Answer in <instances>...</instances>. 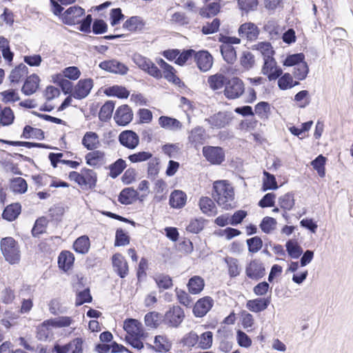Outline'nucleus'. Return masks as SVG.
Instances as JSON below:
<instances>
[{
    "instance_id": "obj_1",
    "label": "nucleus",
    "mask_w": 353,
    "mask_h": 353,
    "mask_svg": "<svg viewBox=\"0 0 353 353\" xmlns=\"http://www.w3.org/2000/svg\"><path fill=\"white\" fill-rule=\"evenodd\" d=\"M213 198L219 205L223 209L228 210L232 208L234 192L232 185L226 181H217L214 183Z\"/></svg>"
},
{
    "instance_id": "obj_2",
    "label": "nucleus",
    "mask_w": 353,
    "mask_h": 353,
    "mask_svg": "<svg viewBox=\"0 0 353 353\" xmlns=\"http://www.w3.org/2000/svg\"><path fill=\"white\" fill-rule=\"evenodd\" d=\"M72 323L68 316H60L43 322L37 327V337L39 340L46 341L52 336V328L68 327Z\"/></svg>"
},
{
    "instance_id": "obj_3",
    "label": "nucleus",
    "mask_w": 353,
    "mask_h": 353,
    "mask_svg": "<svg viewBox=\"0 0 353 353\" xmlns=\"http://www.w3.org/2000/svg\"><path fill=\"white\" fill-rule=\"evenodd\" d=\"M0 248L5 260L11 265L18 264L21 260V250L17 241L12 237L3 238Z\"/></svg>"
},
{
    "instance_id": "obj_4",
    "label": "nucleus",
    "mask_w": 353,
    "mask_h": 353,
    "mask_svg": "<svg viewBox=\"0 0 353 353\" xmlns=\"http://www.w3.org/2000/svg\"><path fill=\"white\" fill-rule=\"evenodd\" d=\"M245 91V85L241 79L233 77L225 84L224 95L228 99L239 98Z\"/></svg>"
},
{
    "instance_id": "obj_5",
    "label": "nucleus",
    "mask_w": 353,
    "mask_h": 353,
    "mask_svg": "<svg viewBox=\"0 0 353 353\" xmlns=\"http://www.w3.org/2000/svg\"><path fill=\"white\" fill-rule=\"evenodd\" d=\"M185 318L183 310L179 305H173L165 313L163 322L171 327H177Z\"/></svg>"
},
{
    "instance_id": "obj_6",
    "label": "nucleus",
    "mask_w": 353,
    "mask_h": 353,
    "mask_svg": "<svg viewBox=\"0 0 353 353\" xmlns=\"http://www.w3.org/2000/svg\"><path fill=\"white\" fill-rule=\"evenodd\" d=\"M132 59L140 69L146 71L150 75L157 79L162 77L161 70L149 59L139 54H134Z\"/></svg>"
},
{
    "instance_id": "obj_7",
    "label": "nucleus",
    "mask_w": 353,
    "mask_h": 353,
    "mask_svg": "<svg viewBox=\"0 0 353 353\" xmlns=\"http://www.w3.org/2000/svg\"><path fill=\"white\" fill-rule=\"evenodd\" d=\"M261 74L266 76L270 81L276 80L282 74L283 70L278 65L274 57L263 61Z\"/></svg>"
},
{
    "instance_id": "obj_8",
    "label": "nucleus",
    "mask_w": 353,
    "mask_h": 353,
    "mask_svg": "<svg viewBox=\"0 0 353 353\" xmlns=\"http://www.w3.org/2000/svg\"><path fill=\"white\" fill-rule=\"evenodd\" d=\"M84 14V10L81 7L71 6L63 13L61 19L65 24L74 25L81 22Z\"/></svg>"
},
{
    "instance_id": "obj_9",
    "label": "nucleus",
    "mask_w": 353,
    "mask_h": 353,
    "mask_svg": "<svg viewBox=\"0 0 353 353\" xmlns=\"http://www.w3.org/2000/svg\"><path fill=\"white\" fill-rule=\"evenodd\" d=\"M203 154L212 164H221L225 159V153L221 147L204 146Z\"/></svg>"
},
{
    "instance_id": "obj_10",
    "label": "nucleus",
    "mask_w": 353,
    "mask_h": 353,
    "mask_svg": "<svg viewBox=\"0 0 353 353\" xmlns=\"http://www.w3.org/2000/svg\"><path fill=\"white\" fill-rule=\"evenodd\" d=\"M93 88V80L92 79H81L75 85L72 97L77 99L85 98Z\"/></svg>"
},
{
    "instance_id": "obj_11",
    "label": "nucleus",
    "mask_w": 353,
    "mask_h": 353,
    "mask_svg": "<svg viewBox=\"0 0 353 353\" xmlns=\"http://www.w3.org/2000/svg\"><path fill=\"white\" fill-rule=\"evenodd\" d=\"M248 277L253 280H259L265 275V268L259 259H253L245 268Z\"/></svg>"
},
{
    "instance_id": "obj_12",
    "label": "nucleus",
    "mask_w": 353,
    "mask_h": 353,
    "mask_svg": "<svg viewBox=\"0 0 353 353\" xmlns=\"http://www.w3.org/2000/svg\"><path fill=\"white\" fill-rule=\"evenodd\" d=\"M123 329L127 333L126 336H145L141 323L137 319H125L123 322Z\"/></svg>"
},
{
    "instance_id": "obj_13",
    "label": "nucleus",
    "mask_w": 353,
    "mask_h": 353,
    "mask_svg": "<svg viewBox=\"0 0 353 353\" xmlns=\"http://www.w3.org/2000/svg\"><path fill=\"white\" fill-rule=\"evenodd\" d=\"M231 120V114L227 112H219L206 119L212 128L218 129L229 125Z\"/></svg>"
},
{
    "instance_id": "obj_14",
    "label": "nucleus",
    "mask_w": 353,
    "mask_h": 353,
    "mask_svg": "<svg viewBox=\"0 0 353 353\" xmlns=\"http://www.w3.org/2000/svg\"><path fill=\"white\" fill-rule=\"evenodd\" d=\"M83 340L76 338L65 345H57L54 349L57 353H83Z\"/></svg>"
},
{
    "instance_id": "obj_15",
    "label": "nucleus",
    "mask_w": 353,
    "mask_h": 353,
    "mask_svg": "<svg viewBox=\"0 0 353 353\" xmlns=\"http://www.w3.org/2000/svg\"><path fill=\"white\" fill-rule=\"evenodd\" d=\"M133 118L132 110L128 105L119 106L114 114V119L119 125H126Z\"/></svg>"
},
{
    "instance_id": "obj_16",
    "label": "nucleus",
    "mask_w": 353,
    "mask_h": 353,
    "mask_svg": "<svg viewBox=\"0 0 353 353\" xmlns=\"http://www.w3.org/2000/svg\"><path fill=\"white\" fill-rule=\"evenodd\" d=\"M194 60L199 69L202 72H207L210 70L213 64L212 56L205 50L196 52Z\"/></svg>"
},
{
    "instance_id": "obj_17",
    "label": "nucleus",
    "mask_w": 353,
    "mask_h": 353,
    "mask_svg": "<svg viewBox=\"0 0 353 353\" xmlns=\"http://www.w3.org/2000/svg\"><path fill=\"white\" fill-rule=\"evenodd\" d=\"M119 141L124 147L133 150L139 145V137L137 133L132 130H125L119 134Z\"/></svg>"
},
{
    "instance_id": "obj_18",
    "label": "nucleus",
    "mask_w": 353,
    "mask_h": 353,
    "mask_svg": "<svg viewBox=\"0 0 353 353\" xmlns=\"http://www.w3.org/2000/svg\"><path fill=\"white\" fill-rule=\"evenodd\" d=\"M212 305V299L210 296H205L197 301L193 308V312L196 316L202 317L210 310Z\"/></svg>"
},
{
    "instance_id": "obj_19",
    "label": "nucleus",
    "mask_w": 353,
    "mask_h": 353,
    "mask_svg": "<svg viewBox=\"0 0 353 353\" xmlns=\"http://www.w3.org/2000/svg\"><path fill=\"white\" fill-rule=\"evenodd\" d=\"M99 67L104 70L113 73L124 74L127 73L128 68L125 65L117 60L104 61L99 64Z\"/></svg>"
},
{
    "instance_id": "obj_20",
    "label": "nucleus",
    "mask_w": 353,
    "mask_h": 353,
    "mask_svg": "<svg viewBox=\"0 0 353 353\" xmlns=\"http://www.w3.org/2000/svg\"><path fill=\"white\" fill-rule=\"evenodd\" d=\"M239 34L241 37L249 40L256 39L259 34V30L257 26L252 23H245L239 28Z\"/></svg>"
},
{
    "instance_id": "obj_21",
    "label": "nucleus",
    "mask_w": 353,
    "mask_h": 353,
    "mask_svg": "<svg viewBox=\"0 0 353 353\" xmlns=\"http://www.w3.org/2000/svg\"><path fill=\"white\" fill-rule=\"evenodd\" d=\"M114 270L121 277L124 278L128 273V265L124 257L120 254H115L112 256Z\"/></svg>"
},
{
    "instance_id": "obj_22",
    "label": "nucleus",
    "mask_w": 353,
    "mask_h": 353,
    "mask_svg": "<svg viewBox=\"0 0 353 353\" xmlns=\"http://www.w3.org/2000/svg\"><path fill=\"white\" fill-rule=\"evenodd\" d=\"M159 125L168 130L177 131L181 130L183 125L176 119L166 116H161L159 119Z\"/></svg>"
},
{
    "instance_id": "obj_23",
    "label": "nucleus",
    "mask_w": 353,
    "mask_h": 353,
    "mask_svg": "<svg viewBox=\"0 0 353 353\" xmlns=\"http://www.w3.org/2000/svg\"><path fill=\"white\" fill-rule=\"evenodd\" d=\"M157 63L163 70V74L165 79L174 84L180 83V79L175 75V70L172 66L167 63L163 59H160Z\"/></svg>"
},
{
    "instance_id": "obj_24",
    "label": "nucleus",
    "mask_w": 353,
    "mask_h": 353,
    "mask_svg": "<svg viewBox=\"0 0 353 353\" xmlns=\"http://www.w3.org/2000/svg\"><path fill=\"white\" fill-rule=\"evenodd\" d=\"M40 79L37 74H32L28 77L22 88V92L26 95H31L34 93L39 85Z\"/></svg>"
},
{
    "instance_id": "obj_25",
    "label": "nucleus",
    "mask_w": 353,
    "mask_h": 353,
    "mask_svg": "<svg viewBox=\"0 0 353 353\" xmlns=\"http://www.w3.org/2000/svg\"><path fill=\"white\" fill-rule=\"evenodd\" d=\"M74 261V255L69 251H63L60 253L58 258V264L59 268L66 272L69 270Z\"/></svg>"
},
{
    "instance_id": "obj_26",
    "label": "nucleus",
    "mask_w": 353,
    "mask_h": 353,
    "mask_svg": "<svg viewBox=\"0 0 353 353\" xmlns=\"http://www.w3.org/2000/svg\"><path fill=\"white\" fill-rule=\"evenodd\" d=\"M270 304L269 299H255L250 300L246 303V307L253 312H260L265 310Z\"/></svg>"
},
{
    "instance_id": "obj_27",
    "label": "nucleus",
    "mask_w": 353,
    "mask_h": 353,
    "mask_svg": "<svg viewBox=\"0 0 353 353\" xmlns=\"http://www.w3.org/2000/svg\"><path fill=\"white\" fill-rule=\"evenodd\" d=\"M104 94L108 97L127 99L130 95V92L123 86L115 85L106 88L104 90Z\"/></svg>"
},
{
    "instance_id": "obj_28",
    "label": "nucleus",
    "mask_w": 353,
    "mask_h": 353,
    "mask_svg": "<svg viewBox=\"0 0 353 353\" xmlns=\"http://www.w3.org/2000/svg\"><path fill=\"white\" fill-rule=\"evenodd\" d=\"M186 194L181 190L173 191L170 196V205L174 208H181L186 203Z\"/></svg>"
},
{
    "instance_id": "obj_29",
    "label": "nucleus",
    "mask_w": 353,
    "mask_h": 353,
    "mask_svg": "<svg viewBox=\"0 0 353 353\" xmlns=\"http://www.w3.org/2000/svg\"><path fill=\"white\" fill-rule=\"evenodd\" d=\"M138 192L132 188H124L120 193L119 201L124 205L132 203L137 198Z\"/></svg>"
},
{
    "instance_id": "obj_30",
    "label": "nucleus",
    "mask_w": 353,
    "mask_h": 353,
    "mask_svg": "<svg viewBox=\"0 0 353 353\" xmlns=\"http://www.w3.org/2000/svg\"><path fill=\"white\" fill-rule=\"evenodd\" d=\"M252 50L259 51L263 61L274 57V51L269 42H259L252 46Z\"/></svg>"
},
{
    "instance_id": "obj_31",
    "label": "nucleus",
    "mask_w": 353,
    "mask_h": 353,
    "mask_svg": "<svg viewBox=\"0 0 353 353\" xmlns=\"http://www.w3.org/2000/svg\"><path fill=\"white\" fill-rule=\"evenodd\" d=\"M82 144L88 150H94L99 145V136L95 132H88L83 137Z\"/></svg>"
},
{
    "instance_id": "obj_32",
    "label": "nucleus",
    "mask_w": 353,
    "mask_h": 353,
    "mask_svg": "<svg viewBox=\"0 0 353 353\" xmlns=\"http://www.w3.org/2000/svg\"><path fill=\"white\" fill-rule=\"evenodd\" d=\"M224 261L227 265L230 276L236 277L240 274L241 267L237 259L231 256H226L224 258Z\"/></svg>"
},
{
    "instance_id": "obj_33",
    "label": "nucleus",
    "mask_w": 353,
    "mask_h": 353,
    "mask_svg": "<svg viewBox=\"0 0 353 353\" xmlns=\"http://www.w3.org/2000/svg\"><path fill=\"white\" fill-rule=\"evenodd\" d=\"M144 26L143 19L140 17L134 16L126 20L123 27L130 32H134L142 30Z\"/></svg>"
},
{
    "instance_id": "obj_34",
    "label": "nucleus",
    "mask_w": 353,
    "mask_h": 353,
    "mask_svg": "<svg viewBox=\"0 0 353 353\" xmlns=\"http://www.w3.org/2000/svg\"><path fill=\"white\" fill-rule=\"evenodd\" d=\"M204 280L199 276L192 277L188 283V288L192 294H199L204 288Z\"/></svg>"
},
{
    "instance_id": "obj_35",
    "label": "nucleus",
    "mask_w": 353,
    "mask_h": 353,
    "mask_svg": "<svg viewBox=\"0 0 353 353\" xmlns=\"http://www.w3.org/2000/svg\"><path fill=\"white\" fill-rule=\"evenodd\" d=\"M85 160L90 166L100 165L104 162V153L99 150L90 152L86 154Z\"/></svg>"
},
{
    "instance_id": "obj_36",
    "label": "nucleus",
    "mask_w": 353,
    "mask_h": 353,
    "mask_svg": "<svg viewBox=\"0 0 353 353\" xmlns=\"http://www.w3.org/2000/svg\"><path fill=\"white\" fill-rule=\"evenodd\" d=\"M20 212L21 205L18 203H12L5 208L2 216L3 219L12 221L19 215Z\"/></svg>"
},
{
    "instance_id": "obj_37",
    "label": "nucleus",
    "mask_w": 353,
    "mask_h": 353,
    "mask_svg": "<svg viewBox=\"0 0 353 353\" xmlns=\"http://www.w3.org/2000/svg\"><path fill=\"white\" fill-rule=\"evenodd\" d=\"M21 137L25 139H34L41 140L44 138V135L43 132L41 129L26 125L23 128Z\"/></svg>"
},
{
    "instance_id": "obj_38",
    "label": "nucleus",
    "mask_w": 353,
    "mask_h": 353,
    "mask_svg": "<svg viewBox=\"0 0 353 353\" xmlns=\"http://www.w3.org/2000/svg\"><path fill=\"white\" fill-rule=\"evenodd\" d=\"M277 79L278 86L282 90L290 89L299 84L298 81L293 80L292 76L290 73L281 74Z\"/></svg>"
},
{
    "instance_id": "obj_39",
    "label": "nucleus",
    "mask_w": 353,
    "mask_h": 353,
    "mask_svg": "<svg viewBox=\"0 0 353 353\" xmlns=\"http://www.w3.org/2000/svg\"><path fill=\"white\" fill-rule=\"evenodd\" d=\"M90 239L88 236L83 235L79 237L73 244L74 250L80 254H85L90 248Z\"/></svg>"
},
{
    "instance_id": "obj_40",
    "label": "nucleus",
    "mask_w": 353,
    "mask_h": 353,
    "mask_svg": "<svg viewBox=\"0 0 353 353\" xmlns=\"http://www.w3.org/2000/svg\"><path fill=\"white\" fill-rule=\"evenodd\" d=\"M27 73L28 68L21 63L11 71L9 79L12 83H18L26 76Z\"/></svg>"
},
{
    "instance_id": "obj_41",
    "label": "nucleus",
    "mask_w": 353,
    "mask_h": 353,
    "mask_svg": "<svg viewBox=\"0 0 353 353\" xmlns=\"http://www.w3.org/2000/svg\"><path fill=\"white\" fill-rule=\"evenodd\" d=\"M205 139V131L200 127L192 130L189 136L190 141L194 143L195 146L203 144Z\"/></svg>"
},
{
    "instance_id": "obj_42",
    "label": "nucleus",
    "mask_w": 353,
    "mask_h": 353,
    "mask_svg": "<svg viewBox=\"0 0 353 353\" xmlns=\"http://www.w3.org/2000/svg\"><path fill=\"white\" fill-rule=\"evenodd\" d=\"M221 52L224 60L228 63H233L236 61V51L231 45L228 43L222 45Z\"/></svg>"
},
{
    "instance_id": "obj_43",
    "label": "nucleus",
    "mask_w": 353,
    "mask_h": 353,
    "mask_svg": "<svg viewBox=\"0 0 353 353\" xmlns=\"http://www.w3.org/2000/svg\"><path fill=\"white\" fill-rule=\"evenodd\" d=\"M201 210L208 215L216 213V206L214 201L209 197H202L199 201Z\"/></svg>"
},
{
    "instance_id": "obj_44",
    "label": "nucleus",
    "mask_w": 353,
    "mask_h": 353,
    "mask_svg": "<svg viewBox=\"0 0 353 353\" xmlns=\"http://www.w3.org/2000/svg\"><path fill=\"white\" fill-rule=\"evenodd\" d=\"M154 349L157 352H168L171 349L172 345L165 336L159 335L154 338Z\"/></svg>"
},
{
    "instance_id": "obj_45",
    "label": "nucleus",
    "mask_w": 353,
    "mask_h": 353,
    "mask_svg": "<svg viewBox=\"0 0 353 353\" xmlns=\"http://www.w3.org/2000/svg\"><path fill=\"white\" fill-rule=\"evenodd\" d=\"M82 172L83 186L88 187L89 188L95 187L97 179L96 172L90 169H85L82 170Z\"/></svg>"
},
{
    "instance_id": "obj_46",
    "label": "nucleus",
    "mask_w": 353,
    "mask_h": 353,
    "mask_svg": "<svg viewBox=\"0 0 353 353\" xmlns=\"http://www.w3.org/2000/svg\"><path fill=\"white\" fill-rule=\"evenodd\" d=\"M286 250L288 254L293 259H298L303 252L302 248L296 241L290 240L286 243Z\"/></svg>"
},
{
    "instance_id": "obj_47",
    "label": "nucleus",
    "mask_w": 353,
    "mask_h": 353,
    "mask_svg": "<svg viewBox=\"0 0 353 353\" xmlns=\"http://www.w3.org/2000/svg\"><path fill=\"white\" fill-rule=\"evenodd\" d=\"M114 109V103L111 101L105 102L101 108L99 117L100 120L106 121L108 120L112 114Z\"/></svg>"
},
{
    "instance_id": "obj_48",
    "label": "nucleus",
    "mask_w": 353,
    "mask_h": 353,
    "mask_svg": "<svg viewBox=\"0 0 353 353\" xmlns=\"http://www.w3.org/2000/svg\"><path fill=\"white\" fill-rule=\"evenodd\" d=\"M264 178L263 180V189L264 191L268 190H276L278 188L277 183L274 175L267 171L263 172Z\"/></svg>"
},
{
    "instance_id": "obj_49",
    "label": "nucleus",
    "mask_w": 353,
    "mask_h": 353,
    "mask_svg": "<svg viewBox=\"0 0 353 353\" xmlns=\"http://www.w3.org/2000/svg\"><path fill=\"white\" fill-rule=\"evenodd\" d=\"M126 168L125 161L119 159L110 166V176L114 179L117 177Z\"/></svg>"
},
{
    "instance_id": "obj_50",
    "label": "nucleus",
    "mask_w": 353,
    "mask_h": 353,
    "mask_svg": "<svg viewBox=\"0 0 353 353\" xmlns=\"http://www.w3.org/2000/svg\"><path fill=\"white\" fill-rule=\"evenodd\" d=\"M154 281L159 289L166 290L172 286V280L168 275L158 274L154 276Z\"/></svg>"
},
{
    "instance_id": "obj_51",
    "label": "nucleus",
    "mask_w": 353,
    "mask_h": 353,
    "mask_svg": "<svg viewBox=\"0 0 353 353\" xmlns=\"http://www.w3.org/2000/svg\"><path fill=\"white\" fill-rule=\"evenodd\" d=\"M208 83L212 90H219L225 84V77L221 74L212 75L208 78Z\"/></svg>"
},
{
    "instance_id": "obj_52",
    "label": "nucleus",
    "mask_w": 353,
    "mask_h": 353,
    "mask_svg": "<svg viewBox=\"0 0 353 353\" xmlns=\"http://www.w3.org/2000/svg\"><path fill=\"white\" fill-rule=\"evenodd\" d=\"M309 72L307 64L303 61L294 67L293 74L299 80H303L306 78Z\"/></svg>"
},
{
    "instance_id": "obj_53",
    "label": "nucleus",
    "mask_w": 353,
    "mask_h": 353,
    "mask_svg": "<svg viewBox=\"0 0 353 353\" xmlns=\"http://www.w3.org/2000/svg\"><path fill=\"white\" fill-rule=\"evenodd\" d=\"M14 119V115L10 108H5L0 113V123L4 126L11 125Z\"/></svg>"
},
{
    "instance_id": "obj_54",
    "label": "nucleus",
    "mask_w": 353,
    "mask_h": 353,
    "mask_svg": "<svg viewBox=\"0 0 353 353\" xmlns=\"http://www.w3.org/2000/svg\"><path fill=\"white\" fill-rule=\"evenodd\" d=\"M11 189L17 193H24L26 192L28 185L26 181L21 177H17L11 181Z\"/></svg>"
},
{
    "instance_id": "obj_55",
    "label": "nucleus",
    "mask_w": 353,
    "mask_h": 353,
    "mask_svg": "<svg viewBox=\"0 0 353 353\" xmlns=\"http://www.w3.org/2000/svg\"><path fill=\"white\" fill-rule=\"evenodd\" d=\"M326 161V158L323 155L318 156L314 160L311 162V165L313 166L314 169H315L319 175L321 177H323L325 174V163Z\"/></svg>"
},
{
    "instance_id": "obj_56",
    "label": "nucleus",
    "mask_w": 353,
    "mask_h": 353,
    "mask_svg": "<svg viewBox=\"0 0 353 353\" xmlns=\"http://www.w3.org/2000/svg\"><path fill=\"white\" fill-rule=\"evenodd\" d=\"M279 203L283 210H290L294 205V195L291 193H287L279 198Z\"/></svg>"
},
{
    "instance_id": "obj_57",
    "label": "nucleus",
    "mask_w": 353,
    "mask_h": 353,
    "mask_svg": "<svg viewBox=\"0 0 353 353\" xmlns=\"http://www.w3.org/2000/svg\"><path fill=\"white\" fill-rule=\"evenodd\" d=\"M255 114L261 119H268L270 112V106L267 102H260L256 105Z\"/></svg>"
},
{
    "instance_id": "obj_58",
    "label": "nucleus",
    "mask_w": 353,
    "mask_h": 353,
    "mask_svg": "<svg viewBox=\"0 0 353 353\" xmlns=\"http://www.w3.org/2000/svg\"><path fill=\"white\" fill-rule=\"evenodd\" d=\"M219 10V4L216 2H212L209 3L206 8H202L200 11V14L204 17H210L216 14Z\"/></svg>"
},
{
    "instance_id": "obj_59",
    "label": "nucleus",
    "mask_w": 353,
    "mask_h": 353,
    "mask_svg": "<svg viewBox=\"0 0 353 353\" xmlns=\"http://www.w3.org/2000/svg\"><path fill=\"white\" fill-rule=\"evenodd\" d=\"M294 101L299 108H305L310 103L309 92L307 90H301L294 96Z\"/></svg>"
},
{
    "instance_id": "obj_60",
    "label": "nucleus",
    "mask_w": 353,
    "mask_h": 353,
    "mask_svg": "<svg viewBox=\"0 0 353 353\" xmlns=\"http://www.w3.org/2000/svg\"><path fill=\"white\" fill-rule=\"evenodd\" d=\"M241 65L246 70L252 68L254 63V57L250 52H244L240 59Z\"/></svg>"
},
{
    "instance_id": "obj_61",
    "label": "nucleus",
    "mask_w": 353,
    "mask_h": 353,
    "mask_svg": "<svg viewBox=\"0 0 353 353\" xmlns=\"http://www.w3.org/2000/svg\"><path fill=\"white\" fill-rule=\"evenodd\" d=\"M152 156V154L150 152L143 151L130 154L128 159L133 163H141L150 159Z\"/></svg>"
},
{
    "instance_id": "obj_62",
    "label": "nucleus",
    "mask_w": 353,
    "mask_h": 353,
    "mask_svg": "<svg viewBox=\"0 0 353 353\" xmlns=\"http://www.w3.org/2000/svg\"><path fill=\"white\" fill-rule=\"evenodd\" d=\"M305 56L303 53L294 54L289 55L283 61L285 66H296L299 63L304 61Z\"/></svg>"
},
{
    "instance_id": "obj_63",
    "label": "nucleus",
    "mask_w": 353,
    "mask_h": 353,
    "mask_svg": "<svg viewBox=\"0 0 353 353\" xmlns=\"http://www.w3.org/2000/svg\"><path fill=\"white\" fill-rule=\"evenodd\" d=\"M276 221L274 219L269 216L263 218L260 227L265 233H270L275 229Z\"/></svg>"
},
{
    "instance_id": "obj_64",
    "label": "nucleus",
    "mask_w": 353,
    "mask_h": 353,
    "mask_svg": "<svg viewBox=\"0 0 353 353\" xmlns=\"http://www.w3.org/2000/svg\"><path fill=\"white\" fill-rule=\"evenodd\" d=\"M248 250L250 252L256 253L261 250L263 241L260 237L254 236L247 240Z\"/></svg>"
}]
</instances>
